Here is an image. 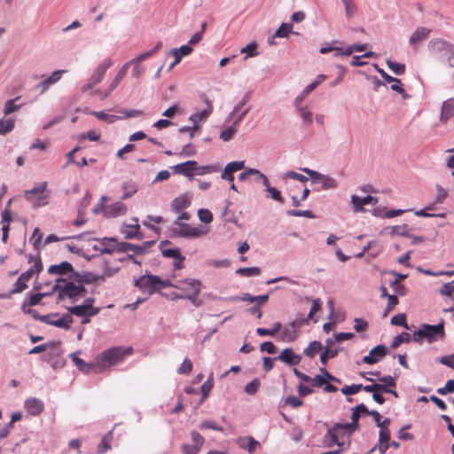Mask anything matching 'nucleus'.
I'll list each match as a JSON object with an SVG mask.
<instances>
[{"mask_svg": "<svg viewBox=\"0 0 454 454\" xmlns=\"http://www.w3.org/2000/svg\"><path fill=\"white\" fill-rule=\"evenodd\" d=\"M445 338L444 323L442 321L436 325L422 324L412 334V340L422 344L423 341L433 343L442 340Z\"/></svg>", "mask_w": 454, "mask_h": 454, "instance_id": "nucleus-1", "label": "nucleus"}, {"mask_svg": "<svg viewBox=\"0 0 454 454\" xmlns=\"http://www.w3.org/2000/svg\"><path fill=\"white\" fill-rule=\"evenodd\" d=\"M178 284L188 285L192 288V293L189 294H177L171 293L168 294L166 293H160V295L166 298H168L172 301L176 300H188L194 307H200L202 305V301L199 299V295L201 292L202 283L199 279L194 278H184L178 281Z\"/></svg>", "mask_w": 454, "mask_h": 454, "instance_id": "nucleus-2", "label": "nucleus"}, {"mask_svg": "<svg viewBox=\"0 0 454 454\" xmlns=\"http://www.w3.org/2000/svg\"><path fill=\"white\" fill-rule=\"evenodd\" d=\"M428 51L438 56L439 59L450 67H454V44L441 38L429 41Z\"/></svg>", "mask_w": 454, "mask_h": 454, "instance_id": "nucleus-3", "label": "nucleus"}, {"mask_svg": "<svg viewBox=\"0 0 454 454\" xmlns=\"http://www.w3.org/2000/svg\"><path fill=\"white\" fill-rule=\"evenodd\" d=\"M125 354L122 348L114 347L106 349L96 358V365L98 372L117 364L123 360Z\"/></svg>", "mask_w": 454, "mask_h": 454, "instance_id": "nucleus-4", "label": "nucleus"}, {"mask_svg": "<svg viewBox=\"0 0 454 454\" xmlns=\"http://www.w3.org/2000/svg\"><path fill=\"white\" fill-rule=\"evenodd\" d=\"M160 283L161 278L149 270H145V273L139 278H134V286L142 291L147 289L149 294H160Z\"/></svg>", "mask_w": 454, "mask_h": 454, "instance_id": "nucleus-5", "label": "nucleus"}, {"mask_svg": "<svg viewBox=\"0 0 454 454\" xmlns=\"http://www.w3.org/2000/svg\"><path fill=\"white\" fill-rule=\"evenodd\" d=\"M52 292L58 293V301H62L66 297L73 302L77 301L76 284L67 281L64 278H58L52 286Z\"/></svg>", "mask_w": 454, "mask_h": 454, "instance_id": "nucleus-6", "label": "nucleus"}, {"mask_svg": "<svg viewBox=\"0 0 454 454\" xmlns=\"http://www.w3.org/2000/svg\"><path fill=\"white\" fill-rule=\"evenodd\" d=\"M43 270V263L40 257L35 260L34 266L30 267L16 279L12 285L11 294H19L27 288V281H28L35 273H39Z\"/></svg>", "mask_w": 454, "mask_h": 454, "instance_id": "nucleus-7", "label": "nucleus"}, {"mask_svg": "<svg viewBox=\"0 0 454 454\" xmlns=\"http://www.w3.org/2000/svg\"><path fill=\"white\" fill-rule=\"evenodd\" d=\"M156 243V240H148L141 245H136L129 242L122 241L117 244V253H126L133 251L135 254H145L148 249Z\"/></svg>", "mask_w": 454, "mask_h": 454, "instance_id": "nucleus-8", "label": "nucleus"}, {"mask_svg": "<svg viewBox=\"0 0 454 454\" xmlns=\"http://www.w3.org/2000/svg\"><path fill=\"white\" fill-rule=\"evenodd\" d=\"M389 354V348L383 344H379L373 347L368 353L362 358V363L366 364H374L381 361L387 355Z\"/></svg>", "mask_w": 454, "mask_h": 454, "instance_id": "nucleus-9", "label": "nucleus"}, {"mask_svg": "<svg viewBox=\"0 0 454 454\" xmlns=\"http://www.w3.org/2000/svg\"><path fill=\"white\" fill-rule=\"evenodd\" d=\"M170 237H182V238H198L204 234V232L196 227H192L188 223H184L180 228H171L170 229Z\"/></svg>", "mask_w": 454, "mask_h": 454, "instance_id": "nucleus-10", "label": "nucleus"}, {"mask_svg": "<svg viewBox=\"0 0 454 454\" xmlns=\"http://www.w3.org/2000/svg\"><path fill=\"white\" fill-rule=\"evenodd\" d=\"M47 188L46 182H41L35 184L34 187L30 190L25 192V198L27 200H32L33 195L39 194L37 202L35 203V207H41L47 204L46 199L47 195H44L43 192Z\"/></svg>", "mask_w": 454, "mask_h": 454, "instance_id": "nucleus-11", "label": "nucleus"}, {"mask_svg": "<svg viewBox=\"0 0 454 454\" xmlns=\"http://www.w3.org/2000/svg\"><path fill=\"white\" fill-rule=\"evenodd\" d=\"M195 167L196 160H187L185 162L171 166L170 168L173 174L183 175L189 180H192L194 178Z\"/></svg>", "mask_w": 454, "mask_h": 454, "instance_id": "nucleus-12", "label": "nucleus"}, {"mask_svg": "<svg viewBox=\"0 0 454 454\" xmlns=\"http://www.w3.org/2000/svg\"><path fill=\"white\" fill-rule=\"evenodd\" d=\"M245 168L244 160H236L229 162L221 173V178L229 182L234 181L235 172Z\"/></svg>", "mask_w": 454, "mask_h": 454, "instance_id": "nucleus-13", "label": "nucleus"}, {"mask_svg": "<svg viewBox=\"0 0 454 454\" xmlns=\"http://www.w3.org/2000/svg\"><path fill=\"white\" fill-rule=\"evenodd\" d=\"M274 359H278L290 366H295L301 363V356L294 353L293 348H286Z\"/></svg>", "mask_w": 454, "mask_h": 454, "instance_id": "nucleus-14", "label": "nucleus"}, {"mask_svg": "<svg viewBox=\"0 0 454 454\" xmlns=\"http://www.w3.org/2000/svg\"><path fill=\"white\" fill-rule=\"evenodd\" d=\"M128 207L121 201H116L109 205L104 211V216L106 218H115L126 215Z\"/></svg>", "mask_w": 454, "mask_h": 454, "instance_id": "nucleus-15", "label": "nucleus"}, {"mask_svg": "<svg viewBox=\"0 0 454 454\" xmlns=\"http://www.w3.org/2000/svg\"><path fill=\"white\" fill-rule=\"evenodd\" d=\"M24 407L31 416L36 417L43 411L44 403L38 398L30 397L25 401Z\"/></svg>", "mask_w": 454, "mask_h": 454, "instance_id": "nucleus-16", "label": "nucleus"}, {"mask_svg": "<svg viewBox=\"0 0 454 454\" xmlns=\"http://www.w3.org/2000/svg\"><path fill=\"white\" fill-rule=\"evenodd\" d=\"M65 70H56L46 79L43 80L37 86L36 89L40 90V94L45 93L49 88L57 83L62 77Z\"/></svg>", "mask_w": 454, "mask_h": 454, "instance_id": "nucleus-17", "label": "nucleus"}, {"mask_svg": "<svg viewBox=\"0 0 454 454\" xmlns=\"http://www.w3.org/2000/svg\"><path fill=\"white\" fill-rule=\"evenodd\" d=\"M192 52V47L188 44H184L179 48L173 49L170 53L174 56L175 59L168 67V72H170L174 67L181 61L183 57L188 56Z\"/></svg>", "mask_w": 454, "mask_h": 454, "instance_id": "nucleus-18", "label": "nucleus"}, {"mask_svg": "<svg viewBox=\"0 0 454 454\" xmlns=\"http://www.w3.org/2000/svg\"><path fill=\"white\" fill-rule=\"evenodd\" d=\"M95 302L93 297H88L83 300L82 304L67 307V311L76 317H85V312L90 309Z\"/></svg>", "mask_w": 454, "mask_h": 454, "instance_id": "nucleus-19", "label": "nucleus"}, {"mask_svg": "<svg viewBox=\"0 0 454 454\" xmlns=\"http://www.w3.org/2000/svg\"><path fill=\"white\" fill-rule=\"evenodd\" d=\"M113 65L111 59H104L100 65L95 69L90 80L95 83L98 84L104 79L107 69Z\"/></svg>", "mask_w": 454, "mask_h": 454, "instance_id": "nucleus-20", "label": "nucleus"}, {"mask_svg": "<svg viewBox=\"0 0 454 454\" xmlns=\"http://www.w3.org/2000/svg\"><path fill=\"white\" fill-rule=\"evenodd\" d=\"M204 102L206 103L207 107L206 109H203L201 111H199V112H196V113L192 114L189 117V120L191 121H192V123H200V121H204L211 114V113L213 111V106H212V103H211L210 99L207 98V97H205Z\"/></svg>", "mask_w": 454, "mask_h": 454, "instance_id": "nucleus-21", "label": "nucleus"}, {"mask_svg": "<svg viewBox=\"0 0 454 454\" xmlns=\"http://www.w3.org/2000/svg\"><path fill=\"white\" fill-rule=\"evenodd\" d=\"M74 271H75V270L73 265L67 261H64L59 264H52L48 268V273L51 275L56 274L63 276L67 273H71V275L74 276Z\"/></svg>", "mask_w": 454, "mask_h": 454, "instance_id": "nucleus-22", "label": "nucleus"}, {"mask_svg": "<svg viewBox=\"0 0 454 454\" xmlns=\"http://www.w3.org/2000/svg\"><path fill=\"white\" fill-rule=\"evenodd\" d=\"M128 70H127V65H123L121 69L116 74L115 77L113 79L111 83L109 84L107 90H106L104 92H102L101 99L106 98L110 93L115 90V88L119 85L121 81L123 79V77L126 75Z\"/></svg>", "mask_w": 454, "mask_h": 454, "instance_id": "nucleus-23", "label": "nucleus"}, {"mask_svg": "<svg viewBox=\"0 0 454 454\" xmlns=\"http://www.w3.org/2000/svg\"><path fill=\"white\" fill-rule=\"evenodd\" d=\"M452 116H454V98H450L442 102L440 121L446 123Z\"/></svg>", "mask_w": 454, "mask_h": 454, "instance_id": "nucleus-24", "label": "nucleus"}, {"mask_svg": "<svg viewBox=\"0 0 454 454\" xmlns=\"http://www.w3.org/2000/svg\"><path fill=\"white\" fill-rule=\"evenodd\" d=\"M237 444L239 448L247 450L249 454H253L256 448L260 447V442L251 435L238 438Z\"/></svg>", "mask_w": 454, "mask_h": 454, "instance_id": "nucleus-25", "label": "nucleus"}, {"mask_svg": "<svg viewBox=\"0 0 454 454\" xmlns=\"http://www.w3.org/2000/svg\"><path fill=\"white\" fill-rule=\"evenodd\" d=\"M79 351L71 353L69 356L71 357L74 364L76 365L77 369L84 373H90L93 368H97L96 364L87 363L82 358H80L77 355Z\"/></svg>", "mask_w": 454, "mask_h": 454, "instance_id": "nucleus-26", "label": "nucleus"}, {"mask_svg": "<svg viewBox=\"0 0 454 454\" xmlns=\"http://www.w3.org/2000/svg\"><path fill=\"white\" fill-rule=\"evenodd\" d=\"M343 434L338 428H335V424L327 430L323 437V444L326 448H332L337 442L338 434Z\"/></svg>", "mask_w": 454, "mask_h": 454, "instance_id": "nucleus-27", "label": "nucleus"}, {"mask_svg": "<svg viewBox=\"0 0 454 454\" xmlns=\"http://www.w3.org/2000/svg\"><path fill=\"white\" fill-rule=\"evenodd\" d=\"M190 199L186 195L182 194L172 200L171 210L174 213H181L182 210L187 208L188 207H190Z\"/></svg>", "mask_w": 454, "mask_h": 454, "instance_id": "nucleus-28", "label": "nucleus"}, {"mask_svg": "<svg viewBox=\"0 0 454 454\" xmlns=\"http://www.w3.org/2000/svg\"><path fill=\"white\" fill-rule=\"evenodd\" d=\"M431 33L430 28L424 27H418L409 39L411 45H415L418 43L426 40Z\"/></svg>", "mask_w": 454, "mask_h": 454, "instance_id": "nucleus-29", "label": "nucleus"}, {"mask_svg": "<svg viewBox=\"0 0 454 454\" xmlns=\"http://www.w3.org/2000/svg\"><path fill=\"white\" fill-rule=\"evenodd\" d=\"M360 427L359 422H357V418L356 415L351 416L350 423H335V428L340 430H345L348 432V435L352 434L354 432L358 430Z\"/></svg>", "mask_w": 454, "mask_h": 454, "instance_id": "nucleus-30", "label": "nucleus"}, {"mask_svg": "<svg viewBox=\"0 0 454 454\" xmlns=\"http://www.w3.org/2000/svg\"><path fill=\"white\" fill-rule=\"evenodd\" d=\"M75 278V280L79 284H94L96 283L95 274L90 271H74V276Z\"/></svg>", "mask_w": 454, "mask_h": 454, "instance_id": "nucleus-31", "label": "nucleus"}, {"mask_svg": "<svg viewBox=\"0 0 454 454\" xmlns=\"http://www.w3.org/2000/svg\"><path fill=\"white\" fill-rule=\"evenodd\" d=\"M342 350H343V348L340 347H337L334 348H325L324 351L320 354L321 364L323 365H326L329 359L336 357L338 356V354Z\"/></svg>", "mask_w": 454, "mask_h": 454, "instance_id": "nucleus-32", "label": "nucleus"}, {"mask_svg": "<svg viewBox=\"0 0 454 454\" xmlns=\"http://www.w3.org/2000/svg\"><path fill=\"white\" fill-rule=\"evenodd\" d=\"M121 190L123 194L121 197V200H128L132 197L137 192V185L132 181L124 182L121 184Z\"/></svg>", "mask_w": 454, "mask_h": 454, "instance_id": "nucleus-33", "label": "nucleus"}, {"mask_svg": "<svg viewBox=\"0 0 454 454\" xmlns=\"http://www.w3.org/2000/svg\"><path fill=\"white\" fill-rule=\"evenodd\" d=\"M60 343H61L60 341H54V340L49 341L46 343H43V344H40V345H37V346H35L34 348H32L28 351V354L34 355V354L43 353V352L47 351L49 348H58L60 345Z\"/></svg>", "mask_w": 454, "mask_h": 454, "instance_id": "nucleus-34", "label": "nucleus"}, {"mask_svg": "<svg viewBox=\"0 0 454 454\" xmlns=\"http://www.w3.org/2000/svg\"><path fill=\"white\" fill-rule=\"evenodd\" d=\"M357 410L362 411L363 415L372 416L373 419V421L375 422L376 426L379 427V426H381V415L380 412L376 410H368L366 405L364 403H359Z\"/></svg>", "mask_w": 454, "mask_h": 454, "instance_id": "nucleus-35", "label": "nucleus"}, {"mask_svg": "<svg viewBox=\"0 0 454 454\" xmlns=\"http://www.w3.org/2000/svg\"><path fill=\"white\" fill-rule=\"evenodd\" d=\"M323 349V345L318 340L310 341L306 348L303 350L304 356L308 357H314L318 352Z\"/></svg>", "mask_w": 454, "mask_h": 454, "instance_id": "nucleus-36", "label": "nucleus"}, {"mask_svg": "<svg viewBox=\"0 0 454 454\" xmlns=\"http://www.w3.org/2000/svg\"><path fill=\"white\" fill-rule=\"evenodd\" d=\"M378 381L380 382L379 388L381 389V391H384L389 387H396V378L391 375L379 377Z\"/></svg>", "mask_w": 454, "mask_h": 454, "instance_id": "nucleus-37", "label": "nucleus"}, {"mask_svg": "<svg viewBox=\"0 0 454 454\" xmlns=\"http://www.w3.org/2000/svg\"><path fill=\"white\" fill-rule=\"evenodd\" d=\"M411 340H412V337L411 336V334L409 333L403 332L394 338V340H392V343L389 347V349L396 348L402 343H409Z\"/></svg>", "mask_w": 454, "mask_h": 454, "instance_id": "nucleus-38", "label": "nucleus"}, {"mask_svg": "<svg viewBox=\"0 0 454 454\" xmlns=\"http://www.w3.org/2000/svg\"><path fill=\"white\" fill-rule=\"evenodd\" d=\"M91 114L98 118L100 121H104L107 123H114L117 120H121L122 117L114 114H108L105 113L104 111H93L91 112Z\"/></svg>", "mask_w": 454, "mask_h": 454, "instance_id": "nucleus-39", "label": "nucleus"}, {"mask_svg": "<svg viewBox=\"0 0 454 454\" xmlns=\"http://www.w3.org/2000/svg\"><path fill=\"white\" fill-rule=\"evenodd\" d=\"M235 273L243 277H254L258 276L261 273V269L259 267H243L236 270Z\"/></svg>", "mask_w": 454, "mask_h": 454, "instance_id": "nucleus-40", "label": "nucleus"}, {"mask_svg": "<svg viewBox=\"0 0 454 454\" xmlns=\"http://www.w3.org/2000/svg\"><path fill=\"white\" fill-rule=\"evenodd\" d=\"M213 387H214L213 376L210 375L209 378L206 381H204V383L201 385L200 390H201L202 396H201V399L200 402V403H202L208 397L209 393Z\"/></svg>", "mask_w": 454, "mask_h": 454, "instance_id": "nucleus-41", "label": "nucleus"}, {"mask_svg": "<svg viewBox=\"0 0 454 454\" xmlns=\"http://www.w3.org/2000/svg\"><path fill=\"white\" fill-rule=\"evenodd\" d=\"M388 68L396 75H403L405 73L406 67L404 64L393 61L389 59L386 60Z\"/></svg>", "mask_w": 454, "mask_h": 454, "instance_id": "nucleus-42", "label": "nucleus"}, {"mask_svg": "<svg viewBox=\"0 0 454 454\" xmlns=\"http://www.w3.org/2000/svg\"><path fill=\"white\" fill-rule=\"evenodd\" d=\"M219 170H220L219 165L198 166V163L196 162V167H195L194 172L197 175H205V174L217 172Z\"/></svg>", "mask_w": 454, "mask_h": 454, "instance_id": "nucleus-43", "label": "nucleus"}, {"mask_svg": "<svg viewBox=\"0 0 454 454\" xmlns=\"http://www.w3.org/2000/svg\"><path fill=\"white\" fill-rule=\"evenodd\" d=\"M373 67L375 70L381 75V77L384 79L385 83H392V84H400L401 80L395 77H393L387 74L381 67H379L377 64H373Z\"/></svg>", "mask_w": 454, "mask_h": 454, "instance_id": "nucleus-44", "label": "nucleus"}, {"mask_svg": "<svg viewBox=\"0 0 454 454\" xmlns=\"http://www.w3.org/2000/svg\"><path fill=\"white\" fill-rule=\"evenodd\" d=\"M20 99V97H17L13 99L7 100L4 105V115H9L12 113L19 110L21 107V105H17L15 102Z\"/></svg>", "mask_w": 454, "mask_h": 454, "instance_id": "nucleus-45", "label": "nucleus"}, {"mask_svg": "<svg viewBox=\"0 0 454 454\" xmlns=\"http://www.w3.org/2000/svg\"><path fill=\"white\" fill-rule=\"evenodd\" d=\"M286 215L289 216H303L309 219L315 218V214L309 209L306 210H299V209H288L286 210Z\"/></svg>", "mask_w": 454, "mask_h": 454, "instance_id": "nucleus-46", "label": "nucleus"}, {"mask_svg": "<svg viewBox=\"0 0 454 454\" xmlns=\"http://www.w3.org/2000/svg\"><path fill=\"white\" fill-rule=\"evenodd\" d=\"M293 29V24L291 23H282L280 27L276 30L275 36L278 38L286 37Z\"/></svg>", "mask_w": 454, "mask_h": 454, "instance_id": "nucleus-47", "label": "nucleus"}, {"mask_svg": "<svg viewBox=\"0 0 454 454\" xmlns=\"http://www.w3.org/2000/svg\"><path fill=\"white\" fill-rule=\"evenodd\" d=\"M350 202L352 204L353 211L355 213L357 212H365L364 207V202L362 201V198L357 195H351Z\"/></svg>", "mask_w": 454, "mask_h": 454, "instance_id": "nucleus-48", "label": "nucleus"}, {"mask_svg": "<svg viewBox=\"0 0 454 454\" xmlns=\"http://www.w3.org/2000/svg\"><path fill=\"white\" fill-rule=\"evenodd\" d=\"M390 322L393 325L403 326L406 329H409V326H408V324L406 321V315L404 313H399L397 315H395L394 317H392Z\"/></svg>", "mask_w": 454, "mask_h": 454, "instance_id": "nucleus-49", "label": "nucleus"}, {"mask_svg": "<svg viewBox=\"0 0 454 454\" xmlns=\"http://www.w3.org/2000/svg\"><path fill=\"white\" fill-rule=\"evenodd\" d=\"M322 189L323 190H330L335 189L338 186V183L336 179L330 176L324 175V177L321 180Z\"/></svg>", "mask_w": 454, "mask_h": 454, "instance_id": "nucleus-50", "label": "nucleus"}, {"mask_svg": "<svg viewBox=\"0 0 454 454\" xmlns=\"http://www.w3.org/2000/svg\"><path fill=\"white\" fill-rule=\"evenodd\" d=\"M200 429L206 430V429H212L217 432H223V428L220 426H218L214 420L212 419H207L202 421L200 424Z\"/></svg>", "mask_w": 454, "mask_h": 454, "instance_id": "nucleus-51", "label": "nucleus"}, {"mask_svg": "<svg viewBox=\"0 0 454 454\" xmlns=\"http://www.w3.org/2000/svg\"><path fill=\"white\" fill-rule=\"evenodd\" d=\"M237 132V128L232 124L220 133L219 137L224 141H230Z\"/></svg>", "mask_w": 454, "mask_h": 454, "instance_id": "nucleus-52", "label": "nucleus"}, {"mask_svg": "<svg viewBox=\"0 0 454 454\" xmlns=\"http://www.w3.org/2000/svg\"><path fill=\"white\" fill-rule=\"evenodd\" d=\"M198 216L203 223H210L213 221V214L206 208H200L198 210Z\"/></svg>", "mask_w": 454, "mask_h": 454, "instance_id": "nucleus-53", "label": "nucleus"}, {"mask_svg": "<svg viewBox=\"0 0 454 454\" xmlns=\"http://www.w3.org/2000/svg\"><path fill=\"white\" fill-rule=\"evenodd\" d=\"M363 385L362 384H352L349 386H344L340 391L345 395H352L356 393H358L360 390H362Z\"/></svg>", "mask_w": 454, "mask_h": 454, "instance_id": "nucleus-54", "label": "nucleus"}, {"mask_svg": "<svg viewBox=\"0 0 454 454\" xmlns=\"http://www.w3.org/2000/svg\"><path fill=\"white\" fill-rule=\"evenodd\" d=\"M409 226L407 224H403L402 226H392L391 227V235H398L401 237L408 238L411 236V233L407 231Z\"/></svg>", "mask_w": 454, "mask_h": 454, "instance_id": "nucleus-55", "label": "nucleus"}, {"mask_svg": "<svg viewBox=\"0 0 454 454\" xmlns=\"http://www.w3.org/2000/svg\"><path fill=\"white\" fill-rule=\"evenodd\" d=\"M301 170L304 173H306L311 179L312 183H318L321 182L322 178L324 177V174L319 173L316 170L310 169L309 168H302Z\"/></svg>", "mask_w": 454, "mask_h": 454, "instance_id": "nucleus-56", "label": "nucleus"}, {"mask_svg": "<svg viewBox=\"0 0 454 454\" xmlns=\"http://www.w3.org/2000/svg\"><path fill=\"white\" fill-rule=\"evenodd\" d=\"M257 43L253 42L246 45L240 50L241 53H247V56L245 57V59H247L249 57H254L258 54L256 51Z\"/></svg>", "mask_w": 454, "mask_h": 454, "instance_id": "nucleus-57", "label": "nucleus"}, {"mask_svg": "<svg viewBox=\"0 0 454 454\" xmlns=\"http://www.w3.org/2000/svg\"><path fill=\"white\" fill-rule=\"evenodd\" d=\"M225 300L229 301H248V302H255L254 296L251 295L248 293H245L242 295L230 296V297L225 298Z\"/></svg>", "mask_w": 454, "mask_h": 454, "instance_id": "nucleus-58", "label": "nucleus"}, {"mask_svg": "<svg viewBox=\"0 0 454 454\" xmlns=\"http://www.w3.org/2000/svg\"><path fill=\"white\" fill-rule=\"evenodd\" d=\"M260 385V380L258 379H254L245 386V392L247 395H254L258 391Z\"/></svg>", "mask_w": 454, "mask_h": 454, "instance_id": "nucleus-59", "label": "nucleus"}, {"mask_svg": "<svg viewBox=\"0 0 454 454\" xmlns=\"http://www.w3.org/2000/svg\"><path fill=\"white\" fill-rule=\"evenodd\" d=\"M389 286L393 288L395 294L399 296H405L407 294V288L403 284L399 282L390 281Z\"/></svg>", "mask_w": 454, "mask_h": 454, "instance_id": "nucleus-60", "label": "nucleus"}, {"mask_svg": "<svg viewBox=\"0 0 454 454\" xmlns=\"http://www.w3.org/2000/svg\"><path fill=\"white\" fill-rule=\"evenodd\" d=\"M42 238H43V234L40 233L39 228H35L34 230L32 237L30 239V241L32 242V245L35 249H39L41 243H42Z\"/></svg>", "mask_w": 454, "mask_h": 454, "instance_id": "nucleus-61", "label": "nucleus"}, {"mask_svg": "<svg viewBox=\"0 0 454 454\" xmlns=\"http://www.w3.org/2000/svg\"><path fill=\"white\" fill-rule=\"evenodd\" d=\"M441 395H446L454 392V380H448L445 386L436 391Z\"/></svg>", "mask_w": 454, "mask_h": 454, "instance_id": "nucleus-62", "label": "nucleus"}, {"mask_svg": "<svg viewBox=\"0 0 454 454\" xmlns=\"http://www.w3.org/2000/svg\"><path fill=\"white\" fill-rule=\"evenodd\" d=\"M192 370V363L190 359L185 358L180 367L177 369L179 374H189Z\"/></svg>", "mask_w": 454, "mask_h": 454, "instance_id": "nucleus-63", "label": "nucleus"}, {"mask_svg": "<svg viewBox=\"0 0 454 454\" xmlns=\"http://www.w3.org/2000/svg\"><path fill=\"white\" fill-rule=\"evenodd\" d=\"M303 404V401L295 395H290L285 399L284 405L298 408Z\"/></svg>", "mask_w": 454, "mask_h": 454, "instance_id": "nucleus-64", "label": "nucleus"}]
</instances>
